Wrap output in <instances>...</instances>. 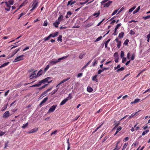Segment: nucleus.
<instances>
[{
	"label": "nucleus",
	"mask_w": 150,
	"mask_h": 150,
	"mask_svg": "<svg viewBox=\"0 0 150 150\" xmlns=\"http://www.w3.org/2000/svg\"><path fill=\"white\" fill-rule=\"evenodd\" d=\"M136 7V6H133L132 8H131L129 10V13L132 12L134 9Z\"/></svg>",
	"instance_id": "33"
},
{
	"label": "nucleus",
	"mask_w": 150,
	"mask_h": 150,
	"mask_svg": "<svg viewBox=\"0 0 150 150\" xmlns=\"http://www.w3.org/2000/svg\"><path fill=\"white\" fill-rule=\"evenodd\" d=\"M115 123L114 125H115V127H117L120 125V122L119 121L116 122V121H115Z\"/></svg>",
	"instance_id": "39"
},
{
	"label": "nucleus",
	"mask_w": 150,
	"mask_h": 150,
	"mask_svg": "<svg viewBox=\"0 0 150 150\" xmlns=\"http://www.w3.org/2000/svg\"><path fill=\"white\" fill-rule=\"evenodd\" d=\"M62 36L61 35H59V36L58 37L57 40L58 41H60L61 42L62 41Z\"/></svg>",
	"instance_id": "52"
},
{
	"label": "nucleus",
	"mask_w": 150,
	"mask_h": 150,
	"mask_svg": "<svg viewBox=\"0 0 150 150\" xmlns=\"http://www.w3.org/2000/svg\"><path fill=\"white\" fill-rule=\"evenodd\" d=\"M57 106V105H53L48 110L49 112H53L54 111Z\"/></svg>",
	"instance_id": "5"
},
{
	"label": "nucleus",
	"mask_w": 150,
	"mask_h": 150,
	"mask_svg": "<svg viewBox=\"0 0 150 150\" xmlns=\"http://www.w3.org/2000/svg\"><path fill=\"white\" fill-rule=\"evenodd\" d=\"M100 11L99 10L97 13H95L93 14V16H96V17H98L100 14Z\"/></svg>",
	"instance_id": "29"
},
{
	"label": "nucleus",
	"mask_w": 150,
	"mask_h": 150,
	"mask_svg": "<svg viewBox=\"0 0 150 150\" xmlns=\"http://www.w3.org/2000/svg\"><path fill=\"white\" fill-rule=\"evenodd\" d=\"M127 145V144L125 143L124 145L122 150H124V149H125L126 148V147Z\"/></svg>",
	"instance_id": "54"
},
{
	"label": "nucleus",
	"mask_w": 150,
	"mask_h": 150,
	"mask_svg": "<svg viewBox=\"0 0 150 150\" xmlns=\"http://www.w3.org/2000/svg\"><path fill=\"white\" fill-rule=\"evenodd\" d=\"M35 71H34L33 72V74H32L30 76L29 78H30V79H33L34 77L37 78L38 77H36L37 75L36 74L34 73L35 72Z\"/></svg>",
	"instance_id": "13"
},
{
	"label": "nucleus",
	"mask_w": 150,
	"mask_h": 150,
	"mask_svg": "<svg viewBox=\"0 0 150 150\" xmlns=\"http://www.w3.org/2000/svg\"><path fill=\"white\" fill-rule=\"evenodd\" d=\"M73 13H72L71 11H68L67 13V14H66V18L69 17Z\"/></svg>",
	"instance_id": "18"
},
{
	"label": "nucleus",
	"mask_w": 150,
	"mask_h": 150,
	"mask_svg": "<svg viewBox=\"0 0 150 150\" xmlns=\"http://www.w3.org/2000/svg\"><path fill=\"white\" fill-rule=\"evenodd\" d=\"M110 40H111V39H110L106 41L105 42V48H107V47L108 44V43L109 41H110Z\"/></svg>",
	"instance_id": "34"
},
{
	"label": "nucleus",
	"mask_w": 150,
	"mask_h": 150,
	"mask_svg": "<svg viewBox=\"0 0 150 150\" xmlns=\"http://www.w3.org/2000/svg\"><path fill=\"white\" fill-rule=\"evenodd\" d=\"M46 81L48 82V83H50L51 82H52V80L51 79V77H49L45 78Z\"/></svg>",
	"instance_id": "19"
},
{
	"label": "nucleus",
	"mask_w": 150,
	"mask_h": 150,
	"mask_svg": "<svg viewBox=\"0 0 150 150\" xmlns=\"http://www.w3.org/2000/svg\"><path fill=\"white\" fill-rule=\"evenodd\" d=\"M115 41L118 43L117 45V47L118 48H120V47L121 46V41H119L118 40V38H116L115 40Z\"/></svg>",
	"instance_id": "7"
},
{
	"label": "nucleus",
	"mask_w": 150,
	"mask_h": 150,
	"mask_svg": "<svg viewBox=\"0 0 150 150\" xmlns=\"http://www.w3.org/2000/svg\"><path fill=\"white\" fill-rule=\"evenodd\" d=\"M140 100L139 99H135L134 101L132 102L131 103V104H134V103H138V102H139L140 101Z\"/></svg>",
	"instance_id": "21"
},
{
	"label": "nucleus",
	"mask_w": 150,
	"mask_h": 150,
	"mask_svg": "<svg viewBox=\"0 0 150 150\" xmlns=\"http://www.w3.org/2000/svg\"><path fill=\"white\" fill-rule=\"evenodd\" d=\"M63 17V16L62 15H61L59 17L58 20L57 21H59V22H60V21H61L62 20Z\"/></svg>",
	"instance_id": "38"
},
{
	"label": "nucleus",
	"mask_w": 150,
	"mask_h": 150,
	"mask_svg": "<svg viewBox=\"0 0 150 150\" xmlns=\"http://www.w3.org/2000/svg\"><path fill=\"white\" fill-rule=\"evenodd\" d=\"M75 3V1H73L72 0L69 1H68L67 3V6L69 5H71Z\"/></svg>",
	"instance_id": "16"
},
{
	"label": "nucleus",
	"mask_w": 150,
	"mask_h": 150,
	"mask_svg": "<svg viewBox=\"0 0 150 150\" xmlns=\"http://www.w3.org/2000/svg\"><path fill=\"white\" fill-rule=\"evenodd\" d=\"M23 55H22L17 57L15 59L13 62H17L18 61L23 59Z\"/></svg>",
	"instance_id": "3"
},
{
	"label": "nucleus",
	"mask_w": 150,
	"mask_h": 150,
	"mask_svg": "<svg viewBox=\"0 0 150 150\" xmlns=\"http://www.w3.org/2000/svg\"><path fill=\"white\" fill-rule=\"evenodd\" d=\"M48 99V98L47 97H46L39 104V105L40 106H41L43 104L45 103Z\"/></svg>",
	"instance_id": "14"
},
{
	"label": "nucleus",
	"mask_w": 150,
	"mask_h": 150,
	"mask_svg": "<svg viewBox=\"0 0 150 150\" xmlns=\"http://www.w3.org/2000/svg\"><path fill=\"white\" fill-rule=\"evenodd\" d=\"M122 129V128L121 127H119L117 128V131H118V132H119V131H120V130H121Z\"/></svg>",
	"instance_id": "63"
},
{
	"label": "nucleus",
	"mask_w": 150,
	"mask_h": 150,
	"mask_svg": "<svg viewBox=\"0 0 150 150\" xmlns=\"http://www.w3.org/2000/svg\"><path fill=\"white\" fill-rule=\"evenodd\" d=\"M25 5V2H23V3L20 5V6H19V7L18 8V9L17 10H18L19 9H20L21 8V7H23V6Z\"/></svg>",
	"instance_id": "51"
},
{
	"label": "nucleus",
	"mask_w": 150,
	"mask_h": 150,
	"mask_svg": "<svg viewBox=\"0 0 150 150\" xmlns=\"http://www.w3.org/2000/svg\"><path fill=\"white\" fill-rule=\"evenodd\" d=\"M47 93L46 91L43 92L41 95L40 97L42 98V96H46L47 95Z\"/></svg>",
	"instance_id": "32"
},
{
	"label": "nucleus",
	"mask_w": 150,
	"mask_h": 150,
	"mask_svg": "<svg viewBox=\"0 0 150 150\" xmlns=\"http://www.w3.org/2000/svg\"><path fill=\"white\" fill-rule=\"evenodd\" d=\"M112 3V1H109L108 2L106 3H105L104 4L103 7H109L110 4Z\"/></svg>",
	"instance_id": "10"
},
{
	"label": "nucleus",
	"mask_w": 150,
	"mask_h": 150,
	"mask_svg": "<svg viewBox=\"0 0 150 150\" xmlns=\"http://www.w3.org/2000/svg\"><path fill=\"white\" fill-rule=\"evenodd\" d=\"M97 76H98L97 75H95L94 76H93L92 80L93 81L96 80V82H97L98 79H96V78L97 77Z\"/></svg>",
	"instance_id": "31"
},
{
	"label": "nucleus",
	"mask_w": 150,
	"mask_h": 150,
	"mask_svg": "<svg viewBox=\"0 0 150 150\" xmlns=\"http://www.w3.org/2000/svg\"><path fill=\"white\" fill-rule=\"evenodd\" d=\"M47 81H46L45 79H44L43 80H42L40 81L39 82L38 84H36L34 85H33L32 86H30L31 87H38L42 83H44L46 82Z\"/></svg>",
	"instance_id": "2"
},
{
	"label": "nucleus",
	"mask_w": 150,
	"mask_h": 150,
	"mask_svg": "<svg viewBox=\"0 0 150 150\" xmlns=\"http://www.w3.org/2000/svg\"><path fill=\"white\" fill-rule=\"evenodd\" d=\"M129 139L128 137H126L124 139L123 141L124 142L127 141Z\"/></svg>",
	"instance_id": "64"
},
{
	"label": "nucleus",
	"mask_w": 150,
	"mask_h": 150,
	"mask_svg": "<svg viewBox=\"0 0 150 150\" xmlns=\"http://www.w3.org/2000/svg\"><path fill=\"white\" fill-rule=\"evenodd\" d=\"M86 54V53H84L83 52H82L79 55V57L80 59H82L83 57V56L84 55H85Z\"/></svg>",
	"instance_id": "22"
},
{
	"label": "nucleus",
	"mask_w": 150,
	"mask_h": 150,
	"mask_svg": "<svg viewBox=\"0 0 150 150\" xmlns=\"http://www.w3.org/2000/svg\"><path fill=\"white\" fill-rule=\"evenodd\" d=\"M118 10L119 9H117V10H116L114 11H113V12L112 13L111 16H113L117 12Z\"/></svg>",
	"instance_id": "53"
},
{
	"label": "nucleus",
	"mask_w": 150,
	"mask_h": 150,
	"mask_svg": "<svg viewBox=\"0 0 150 150\" xmlns=\"http://www.w3.org/2000/svg\"><path fill=\"white\" fill-rule=\"evenodd\" d=\"M135 58V54H133L131 58V60H133Z\"/></svg>",
	"instance_id": "61"
},
{
	"label": "nucleus",
	"mask_w": 150,
	"mask_h": 150,
	"mask_svg": "<svg viewBox=\"0 0 150 150\" xmlns=\"http://www.w3.org/2000/svg\"><path fill=\"white\" fill-rule=\"evenodd\" d=\"M28 125V123L27 122L25 124H23V125L22 126V128H25L26 127H27Z\"/></svg>",
	"instance_id": "44"
},
{
	"label": "nucleus",
	"mask_w": 150,
	"mask_h": 150,
	"mask_svg": "<svg viewBox=\"0 0 150 150\" xmlns=\"http://www.w3.org/2000/svg\"><path fill=\"white\" fill-rule=\"evenodd\" d=\"M121 23H118V24L115 27V28L114 33L112 34V35H117V34L116 33L117 32V30L118 28L121 25Z\"/></svg>",
	"instance_id": "6"
},
{
	"label": "nucleus",
	"mask_w": 150,
	"mask_h": 150,
	"mask_svg": "<svg viewBox=\"0 0 150 150\" xmlns=\"http://www.w3.org/2000/svg\"><path fill=\"white\" fill-rule=\"evenodd\" d=\"M91 60L88 63H87L81 69L82 70L83 69H84L86 68L91 62Z\"/></svg>",
	"instance_id": "30"
},
{
	"label": "nucleus",
	"mask_w": 150,
	"mask_h": 150,
	"mask_svg": "<svg viewBox=\"0 0 150 150\" xmlns=\"http://www.w3.org/2000/svg\"><path fill=\"white\" fill-rule=\"evenodd\" d=\"M38 130V128L33 129L29 131L28 133L29 134H30L32 133H34L37 131Z\"/></svg>",
	"instance_id": "11"
},
{
	"label": "nucleus",
	"mask_w": 150,
	"mask_h": 150,
	"mask_svg": "<svg viewBox=\"0 0 150 150\" xmlns=\"http://www.w3.org/2000/svg\"><path fill=\"white\" fill-rule=\"evenodd\" d=\"M57 130L54 131L52 132L51 133V135H53L54 134H57Z\"/></svg>",
	"instance_id": "60"
},
{
	"label": "nucleus",
	"mask_w": 150,
	"mask_h": 150,
	"mask_svg": "<svg viewBox=\"0 0 150 150\" xmlns=\"http://www.w3.org/2000/svg\"><path fill=\"white\" fill-rule=\"evenodd\" d=\"M102 38V36H100V37H98V38H97L96 39L95 41L97 42V41H98L100 40Z\"/></svg>",
	"instance_id": "56"
},
{
	"label": "nucleus",
	"mask_w": 150,
	"mask_h": 150,
	"mask_svg": "<svg viewBox=\"0 0 150 150\" xmlns=\"http://www.w3.org/2000/svg\"><path fill=\"white\" fill-rule=\"evenodd\" d=\"M129 40L127 39H126V40L125 41L124 43V45H128V43L129 42Z\"/></svg>",
	"instance_id": "37"
},
{
	"label": "nucleus",
	"mask_w": 150,
	"mask_h": 150,
	"mask_svg": "<svg viewBox=\"0 0 150 150\" xmlns=\"http://www.w3.org/2000/svg\"><path fill=\"white\" fill-rule=\"evenodd\" d=\"M140 6H139L136 9V10H135L134 11L133 13V14H134L136 13H137V12H138L139 10H140Z\"/></svg>",
	"instance_id": "28"
},
{
	"label": "nucleus",
	"mask_w": 150,
	"mask_h": 150,
	"mask_svg": "<svg viewBox=\"0 0 150 150\" xmlns=\"http://www.w3.org/2000/svg\"><path fill=\"white\" fill-rule=\"evenodd\" d=\"M50 38V37L49 35L48 37H45L44 38V41H46L49 40Z\"/></svg>",
	"instance_id": "47"
},
{
	"label": "nucleus",
	"mask_w": 150,
	"mask_h": 150,
	"mask_svg": "<svg viewBox=\"0 0 150 150\" xmlns=\"http://www.w3.org/2000/svg\"><path fill=\"white\" fill-rule=\"evenodd\" d=\"M48 24L47 20H45L44 21L43 25L45 26H47Z\"/></svg>",
	"instance_id": "40"
},
{
	"label": "nucleus",
	"mask_w": 150,
	"mask_h": 150,
	"mask_svg": "<svg viewBox=\"0 0 150 150\" xmlns=\"http://www.w3.org/2000/svg\"><path fill=\"white\" fill-rule=\"evenodd\" d=\"M38 0H33L32 6L33 9H35L38 6Z\"/></svg>",
	"instance_id": "4"
},
{
	"label": "nucleus",
	"mask_w": 150,
	"mask_h": 150,
	"mask_svg": "<svg viewBox=\"0 0 150 150\" xmlns=\"http://www.w3.org/2000/svg\"><path fill=\"white\" fill-rule=\"evenodd\" d=\"M49 67H50L49 65H48L44 69V72H46L48 70V69H49Z\"/></svg>",
	"instance_id": "43"
},
{
	"label": "nucleus",
	"mask_w": 150,
	"mask_h": 150,
	"mask_svg": "<svg viewBox=\"0 0 150 150\" xmlns=\"http://www.w3.org/2000/svg\"><path fill=\"white\" fill-rule=\"evenodd\" d=\"M6 5V8H5V9L7 11H9L10 9V8L11 7V6L8 4V3L7 2H5Z\"/></svg>",
	"instance_id": "8"
},
{
	"label": "nucleus",
	"mask_w": 150,
	"mask_h": 150,
	"mask_svg": "<svg viewBox=\"0 0 150 150\" xmlns=\"http://www.w3.org/2000/svg\"><path fill=\"white\" fill-rule=\"evenodd\" d=\"M149 18H150V15H148L146 16H145L143 17V18L144 19V20L148 19Z\"/></svg>",
	"instance_id": "48"
},
{
	"label": "nucleus",
	"mask_w": 150,
	"mask_h": 150,
	"mask_svg": "<svg viewBox=\"0 0 150 150\" xmlns=\"http://www.w3.org/2000/svg\"><path fill=\"white\" fill-rule=\"evenodd\" d=\"M120 148V147H119L117 146H116L115 148L113 150H119Z\"/></svg>",
	"instance_id": "59"
},
{
	"label": "nucleus",
	"mask_w": 150,
	"mask_h": 150,
	"mask_svg": "<svg viewBox=\"0 0 150 150\" xmlns=\"http://www.w3.org/2000/svg\"><path fill=\"white\" fill-rule=\"evenodd\" d=\"M10 116V113L8 111H6L3 115V117L4 118H7Z\"/></svg>",
	"instance_id": "9"
},
{
	"label": "nucleus",
	"mask_w": 150,
	"mask_h": 150,
	"mask_svg": "<svg viewBox=\"0 0 150 150\" xmlns=\"http://www.w3.org/2000/svg\"><path fill=\"white\" fill-rule=\"evenodd\" d=\"M129 33L131 35H133L135 34V32L134 31H133L132 30H131L130 31V32Z\"/></svg>",
	"instance_id": "62"
},
{
	"label": "nucleus",
	"mask_w": 150,
	"mask_h": 150,
	"mask_svg": "<svg viewBox=\"0 0 150 150\" xmlns=\"http://www.w3.org/2000/svg\"><path fill=\"white\" fill-rule=\"evenodd\" d=\"M87 91L89 92H91L93 91V89L89 86L87 87Z\"/></svg>",
	"instance_id": "24"
},
{
	"label": "nucleus",
	"mask_w": 150,
	"mask_h": 150,
	"mask_svg": "<svg viewBox=\"0 0 150 150\" xmlns=\"http://www.w3.org/2000/svg\"><path fill=\"white\" fill-rule=\"evenodd\" d=\"M66 58V56H64L63 57L60 58L58 59V60H55L54 61H51L50 62V64H51L52 65H54V64H56L57 63L60 62L61 60L64 59Z\"/></svg>",
	"instance_id": "1"
},
{
	"label": "nucleus",
	"mask_w": 150,
	"mask_h": 150,
	"mask_svg": "<svg viewBox=\"0 0 150 150\" xmlns=\"http://www.w3.org/2000/svg\"><path fill=\"white\" fill-rule=\"evenodd\" d=\"M21 49V47H19L18 48V49H15L12 52V56H13V55L15 54L18 51H19Z\"/></svg>",
	"instance_id": "17"
},
{
	"label": "nucleus",
	"mask_w": 150,
	"mask_h": 150,
	"mask_svg": "<svg viewBox=\"0 0 150 150\" xmlns=\"http://www.w3.org/2000/svg\"><path fill=\"white\" fill-rule=\"evenodd\" d=\"M22 85L21 83H19V84H17L16 85V88H19V87H21Z\"/></svg>",
	"instance_id": "57"
},
{
	"label": "nucleus",
	"mask_w": 150,
	"mask_h": 150,
	"mask_svg": "<svg viewBox=\"0 0 150 150\" xmlns=\"http://www.w3.org/2000/svg\"><path fill=\"white\" fill-rule=\"evenodd\" d=\"M124 53L122 51H121V52L120 57L121 58L124 57Z\"/></svg>",
	"instance_id": "46"
},
{
	"label": "nucleus",
	"mask_w": 150,
	"mask_h": 150,
	"mask_svg": "<svg viewBox=\"0 0 150 150\" xmlns=\"http://www.w3.org/2000/svg\"><path fill=\"white\" fill-rule=\"evenodd\" d=\"M125 8V7L124 6L122 7V8H121L120 10L118 12V14L120 13V12H121Z\"/></svg>",
	"instance_id": "58"
},
{
	"label": "nucleus",
	"mask_w": 150,
	"mask_h": 150,
	"mask_svg": "<svg viewBox=\"0 0 150 150\" xmlns=\"http://www.w3.org/2000/svg\"><path fill=\"white\" fill-rule=\"evenodd\" d=\"M58 88H57V89H55L53 91L52 93H51V95H53L57 91H58Z\"/></svg>",
	"instance_id": "50"
},
{
	"label": "nucleus",
	"mask_w": 150,
	"mask_h": 150,
	"mask_svg": "<svg viewBox=\"0 0 150 150\" xmlns=\"http://www.w3.org/2000/svg\"><path fill=\"white\" fill-rule=\"evenodd\" d=\"M125 69L124 67H122L120 68L117 69L116 70V72H119L120 71H122Z\"/></svg>",
	"instance_id": "27"
},
{
	"label": "nucleus",
	"mask_w": 150,
	"mask_h": 150,
	"mask_svg": "<svg viewBox=\"0 0 150 150\" xmlns=\"http://www.w3.org/2000/svg\"><path fill=\"white\" fill-rule=\"evenodd\" d=\"M59 23V21L56 20L55 22L53 23V25L56 28H57L58 27V25Z\"/></svg>",
	"instance_id": "15"
},
{
	"label": "nucleus",
	"mask_w": 150,
	"mask_h": 150,
	"mask_svg": "<svg viewBox=\"0 0 150 150\" xmlns=\"http://www.w3.org/2000/svg\"><path fill=\"white\" fill-rule=\"evenodd\" d=\"M71 98V94H69V96L67 98H66V102L67 100L70 99Z\"/></svg>",
	"instance_id": "41"
},
{
	"label": "nucleus",
	"mask_w": 150,
	"mask_h": 150,
	"mask_svg": "<svg viewBox=\"0 0 150 150\" xmlns=\"http://www.w3.org/2000/svg\"><path fill=\"white\" fill-rule=\"evenodd\" d=\"M66 82V79H64L63 81H62L61 82H60L59 84H58L56 86V87H57L59 86L60 85H61L62 86L63 83Z\"/></svg>",
	"instance_id": "23"
},
{
	"label": "nucleus",
	"mask_w": 150,
	"mask_h": 150,
	"mask_svg": "<svg viewBox=\"0 0 150 150\" xmlns=\"http://www.w3.org/2000/svg\"><path fill=\"white\" fill-rule=\"evenodd\" d=\"M58 33H59L58 32H57L55 33H51V34H50L49 35L50 36V38L51 37L54 38V37H55L57 36L58 34Z\"/></svg>",
	"instance_id": "12"
},
{
	"label": "nucleus",
	"mask_w": 150,
	"mask_h": 150,
	"mask_svg": "<svg viewBox=\"0 0 150 150\" xmlns=\"http://www.w3.org/2000/svg\"><path fill=\"white\" fill-rule=\"evenodd\" d=\"M94 62L92 64V66L93 67L95 66L96 64H97L98 62V60L95 59L94 60Z\"/></svg>",
	"instance_id": "36"
},
{
	"label": "nucleus",
	"mask_w": 150,
	"mask_h": 150,
	"mask_svg": "<svg viewBox=\"0 0 150 150\" xmlns=\"http://www.w3.org/2000/svg\"><path fill=\"white\" fill-rule=\"evenodd\" d=\"M93 24V23H89L87 25L85 26L86 27V28H88L89 27L92 25Z\"/></svg>",
	"instance_id": "45"
},
{
	"label": "nucleus",
	"mask_w": 150,
	"mask_h": 150,
	"mask_svg": "<svg viewBox=\"0 0 150 150\" xmlns=\"http://www.w3.org/2000/svg\"><path fill=\"white\" fill-rule=\"evenodd\" d=\"M114 56L115 59L119 58V57L117 52H115L114 53Z\"/></svg>",
	"instance_id": "35"
},
{
	"label": "nucleus",
	"mask_w": 150,
	"mask_h": 150,
	"mask_svg": "<svg viewBox=\"0 0 150 150\" xmlns=\"http://www.w3.org/2000/svg\"><path fill=\"white\" fill-rule=\"evenodd\" d=\"M124 33L123 32H121L119 34L118 37L120 38H122L124 36Z\"/></svg>",
	"instance_id": "25"
},
{
	"label": "nucleus",
	"mask_w": 150,
	"mask_h": 150,
	"mask_svg": "<svg viewBox=\"0 0 150 150\" xmlns=\"http://www.w3.org/2000/svg\"><path fill=\"white\" fill-rule=\"evenodd\" d=\"M66 103V98L64 99V100L61 102L60 105H62L65 104Z\"/></svg>",
	"instance_id": "42"
},
{
	"label": "nucleus",
	"mask_w": 150,
	"mask_h": 150,
	"mask_svg": "<svg viewBox=\"0 0 150 150\" xmlns=\"http://www.w3.org/2000/svg\"><path fill=\"white\" fill-rule=\"evenodd\" d=\"M9 62H7L6 63H5L1 65V66H0V68H1L2 67H4L7 66L9 64Z\"/></svg>",
	"instance_id": "20"
},
{
	"label": "nucleus",
	"mask_w": 150,
	"mask_h": 150,
	"mask_svg": "<svg viewBox=\"0 0 150 150\" xmlns=\"http://www.w3.org/2000/svg\"><path fill=\"white\" fill-rule=\"evenodd\" d=\"M42 71L41 69H40L38 72L37 74L36 77H38L41 75L42 74Z\"/></svg>",
	"instance_id": "26"
},
{
	"label": "nucleus",
	"mask_w": 150,
	"mask_h": 150,
	"mask_svg": "<svg viewBox=\"0 0 150 150\" xmlns=\"http://www.w3.org/2000/svg\"><path fill=\"white\" fill-rule=\"evenodd\" d=\"M8 3L9 5H13L14 3V1L13 0H10L8 1Z\"/></svg>",
	"instance_id": "49"
},
{
	"label": "nucleus",
	"mask_w": 150,
	"mask_h": 150,
	"mask_svg": "<svg viewBox=\"0 0 150 150\" xmlns=\"http://www.w3.org/2000/svg\"><path fill=\"white\" fill-rule=\"evenodd\" d=\"M122 62L123 63H124L126 61V57H122Z\"/></svg>",
	"instance_id": "55"
}]
</instances>
